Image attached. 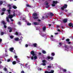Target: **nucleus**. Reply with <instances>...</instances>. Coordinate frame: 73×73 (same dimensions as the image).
<instances>
[{
    "mask_svg": "<svg viewBox=\"0 0 73 73\" xmlns=\"http://www.w3.org/2000/svg\"><path fill=\"white\" fill-rule=\"evenodd\" d=\"M38 54H39V55H41V53L40 52H39L38 53Z\"/></svg>",
    "mask_w": 73,
    "mask_h": 73,
    "instance_id": "60",
    "label": "nucleus"
},
{
    "mask_svg": "<svg viewBox=\"0 0 73 73\" xmlns=\"http://www.w3.org/2000/svg\"><path fill=\"white\" fill-rule=\"evenodd\" d=\"M10 38L12 39V38H13V36L12 35H11L10 36Z\"/></svg>",
    "mask_w": 73,
    "mask_h": 73,
    "instance_id": "32",
    "label": "nucleus"
},
{
    "mask_svg": "<svg viewBox=\"0 0 73 73\" xmlns=\"http://www.w3.org/2000/svg\"><path fill=\"white\" fill-rule=\"evenodd\" d=\"M67 7H68V5L66 4H65L64 6H63L62 7H61V9L64 11V9L67 8Z\"/></svg>",
    "mask_w": 73,
    "mask_h": 73,
    "instance_id": "2",
    "label": "nucleus"
},
{
    "mask_svg": "<svg viewBox=\"0 0 73 73\" xmlns=\"http://www.w3.org/2000/svg\"><path fill=\"white\" fill-rule=\"evenodd\" d=\"M16 61H17L16 62H18V63H19V62H20V61L19 60H17V59H16Z\"/></svg>",
    "mask_w": 73,
    "mask_h": 73,
    "instance_id": "37",
    "label": "nucleus"
},
{
    "mask_svg": "<svg viewBox=\"0 0 73 73\" xmlns=\"http://www.w3.org/2000/svg\"><path fill=\"white\" fill-rule=\"evenodd\" d=\"M54 72V70H51L50 72H48V71H46L45 72V73H53V72Z\"/></svg>",
    "mask_w": 73,
    "mask_h": 73,
    "instance_id": "5",
    "label": "nucleus"
},
{
    "mask_svg": "<svg viewBox=\"0 0 73 73\" xmlns=\"http://www.w3.org/2000/svg\"><path fill=\"white\" fill-rule=\"evenodd\" d=\"M65 50H67V51H68L69 50V47H67L66 48Z\"/></svg>",
    "mask_w": 73,
    "mask_h": 73,
    "instance_id": "24",
    "label": "nucleus"
},
{
    "mask_svg": "<svg viewBox=\"0 0 73 73\" xmlns=\"http://www.w3.org/2000/svg\"><path fill=\"white\" fill-rule=\"evenodd\" d=\"M3 3V2L2 1H0V5H2Z\"/></svg>",
    "mask_w": 73,
    "mask_h": 73,
    "instance_id": "28",
    "label": "nucleus"
},
{
    "mask_svg": "<svg viewBox=\"0 0 73 73\" xmlns=\"http://www.w3.org/2000/svg\"><path fill=\"white\" fill-rule=\"evenodd\" d=\"M8 29H12V28H11V27H8Z\"/></svg>",
    "mask_w": 73,
    "mask_h": 73,
    "instance_id": "34",
    "label": "nucleus"
},
{
    "mask_svg": "<svg viewBox=\"0 0 73 73\" xmlns=\"http://www.w3.org/2000/svg\"><path fill=\"white\" fill-rule=\"evenodd\" d=\"M3 70H4V71H7V73H8V71H7V68H6V67H5L4 68H3Z\"/></svg>",
    "mask_w": 73,
    "mask_h": 73,
    "instance_id": "15",
    "label": "nucleus"
},
{
    "mask_svg": "<svg viewBox=\"0 0 73 73\" xmlns=\"http://www.w3.org/2000/svg\"><path fill=\"white\" fill-rule=\"evenodd\" d=\"M5 56H8V54H7L6 53L5 54Z\"/></svg>",
    "mask_w": 73,
    "mask_h": 73,
    "instance_id": "47",
    "label": "nucleus"
},
{
    "mask_svg": "<svg viewBox=\"0 0 73 73\" xmlns=\"http://www.w3.org/2000/svg\"><path fill=\"white\" fill-rule=\"evenodd\" d=\"M7 11L8 12V13L10 15L11 14V10H8Z\"/></svg>",
    "mask_w": 73,
    "mask_h": 73,
    "instance_id": "26",
    "label": "nucleus"
},
{
    "mask_svg": "<svg viewBox=\"0 0 73 73\" xmlns=\"http://www.w3.org/2000/svg\"><path fill=\"white\" fill-rule=\"evenodd\" d=\"M49 5H48L46 6V8H49Z\"/></svg>",
    "mask_w": 73,
    "mask_h": 73,
    "instance_id": "46",
    "label": "nucleus"
},
{
    "mask_svg": "<svg viewBox=\"0 0 73 73\" xmlns=\"http://www.w3.org/2000/svg\"><path fill=\"white\" fill-rule=\"evenodd\" d=\"M42 62H43V65L45 66L46 65V61L45 60H42Z\"/></svg>",
    "mask_w": 73,
    "mask_h": 73,
    "instance_id": "3",
    "label": "nucleus"
},
{
    "mask_svg": "<svg viewBox=\"0 0 73 73\" xmlns=\"http://www.w3.org/2000/svg\"><path fill=\"white\" fill-rule=\"evenodd\" d=\"M52 56H54V55H55V54H54V52L52 53Z\"/></svg>",
    "mask_w": 73,
    "mask_h": 73,
    "instance_id": "38",
    "label": "nucleus"
},
{
    "mask_svg": "<svg viewBox=\"0 0 73 73\" xmlns=\"http://www.w3.org/2000/svg\"><path fill=\"white\" fill-rule=\"evenodd\" d=\"M52 3L55 4H56L58 3V2L57 1H52Z\"/></svg>",
    "mask_w": 73,
    "mask_h": 73,
    "instance_id": "11",
    "label": "nucleus"
},
{
    "mask_svg": "<svg viewBox=\"0 0 73 73\" xmlns=\"http://www.w3.org/2000/svg\"><path fill=\"white\" fill-rule=\"evenodd\" d=\"M59 45H60V46H62V43L61 42H60L59 43Z\"/></svg>",
    "mask_w": 73,
    "mask_h": 73,
    "instance_id": "35",
    "label": "nucleus"
},
{
    "mask_svg": "<svg viewBox=\"0 0 73 73\" xmlns=\"http://www.w3.org/2000/svg\"><path fill=\"white\" fill-rule=\"evenodd\" d=\"M33 15L35 16H37V14L36 13H34L33 14Z\"/></svg>",
    "mask_w": 73,
    "mask_h": 73,
    "instance_id": "23",
    "label": "nucleus"
},
{
    "mask_svg": "<svg viewBox=\"0 0 73 73\" xmlns=\"http://www.w3.org/2000/svg\"><path fill=\"white\" fill-rule=\"evenodd\" d=\"M68 44H71V42H70L69 41L68 42Z\"/></svg>",
    "mask_w": 73,
    "mask_h": 73,
    "instance_id": "56",
    "label": "nucleus"
},
{
    "mask_svg": "<svg viewBox=\"0 0 73 73\" xmlns=\"http://www.w3.org/2000/svg\"><path fill=\"white\" fill-rule=\"evenodd\" d=\"M25 46L26 47H28V45L27 44H26L25 45Z\"/></svg>",
    "mask_w": 73,
    "mask_h": 73,
    "instance_id": "53",
    "label": "nucleus"
},
{
    "mask_svg": "<svg viewBox=\"0 0 73 73\" xmlns=\"http://www.w3.org/2000/svg\"><path fill=\"white\" fill-rule=\"evenodd\" d=\"M2 11H3V12H5V11H6V9L5 8H3L2 9Z\"/></svg>",
    "mask_w": 73,
    "mask_h": 73,
    "instance_id": "20",
    "label": "nucleus"
},
{
    "mask_svg": "<svg viewBox=\"0 0 73 73\" xmlns=\"http://www.w3.org/2000/svg\"><path fill=\"white\" fill-rule=\"evenodd\" d=\"M33 19H35V20H36L37 19H38V17L34 16L33 17Z\"/></svg>",
    "mask_w": 73,
    "mask_h": 73,
    "instance_id": "13",
    "label": "nucleus"
},
{
    "mask_svg": "<svg viewBox=\"0 0 73 73\" xmlns=\"http://www.w3.org/2000/svg\"><path fill=\"white\" fill-rule=\"evenodd\" d=\"M14 49V48L13 47H12L10 48L9 50L11 52H13V50Z\"/></svg>",
    "mask_w": 73,
    "mask_h": 73,
    "instance_id": "9",
    "label": "nucleus"
},
{
    "mask_svg": "<svg viewBox=\"0 0 73 73\" xmlns=\"http://www.w3.org/2000/svg\"><path fill=\"white\" fill-rule=\"evenodd\" d=\"M11 61V60L10 59H8L7 60V62H9Z\"/></svg>",
    "mask_w": 73,
    "mask_h": 73,
    "instance_id": "51",
    "label": "nucleus"
},
{
    "mask_svg": "<svg viewBox=\"0 0 73 73\" xmlns=\"http://www.w3.org/2000/svg\"><path fill=\"white\" fill-rule=\"evenodd\" d=\"M47 58L48 60H50V61H51L52 60H53V57H50L49 56H47Z\"/></svg>",
    "mask_w": 73,
    "mask_h": 73,
    "instance_id": "4",
    "label": "nucleus"
},
{
    "mask_svg": "<svg viewBox=\"0 0 73 73\" xmlns=\"http://www.w3.org/2000/svg\"><path fill=\"white\" fill-rule=\"evenodd\" d=\"M8 6L9 7H11V5L9 4V5H8Z\"/></svg>",
    "mask_w": 73,
    "mask_h": 73,
    "instance_id": "57",
    "label": "nucleus"
},
{
    "mask_svg": "<svg viewBox=\"0 0 73 73\" xmlns=\"http://www.w3.org/2000/svg\"><path fill=\"white\" fill-rule=\"evenodd\" d=\"M21 73H25V72H24V71L22 70V71H21Z\"/></svg>",
    "mask_w": 73,
    "mask_h": 73,
    "instance_id": "52",
    "label": "nucleus"
},
{
    "mask_svg": "<svg viewBox=\"0 0 73 73\" xmlns=\"http://www.w3.org/2000/svg\"><path fill=\"white\" fill-rule=\"evenodd\" d=\"M2 41V39L1 38H0V42H1Z\"/></svg>",
    "mask_w": 73,
    "mask_h": 73,
    "instance_id": "61",
    "label": "nucleus"
},
{
    "mask_svg": "<svg viewBox=\"0 0 73 73\" xmlns=\"http://www.w3.org/2000/svg\"><path fill=\"white\" fill-rule=\"evenodd\" d=\"M63 72H66V69H64L63 70Z\"/></svg>",
    "mask_w": 73,
    "mask_h": 73,
    "instance_id": "49",
    "label": "nucleus"
},
{
    "mask_svg": "<svg viewBox=\"0 0 73 73\" xmlns=\"http://www.w3.org/2000/svg\"><path fill=\"white\" fill-rule=\"evenodd\" d=\"M51 5L52 7H55L56 5L54 3H53Z\"/></svg>",
    "mask_w": 73,
    "mask_h": 73,
    "instance_id": "29",
    "label": "nucleus"
},
{
    "mask_svg": "<svg viewBox=\"0 0 73 73\" xmlns=\"http://www.w3.org/2000/svg\"><path fill=\"white\" fill-rule=\"evenodd\" d=\"M48 4H49V3H48V2H47L46 4V5H48Z\"/></svg>",
    "mask_w": 73,
    "mask_h": 73,
    "instance_id": "55",
    "label": "nucleus"
},
{
    "mask_svg": "<svg viewBox=\"0 0 73 73\" xmlns=\"http://www.w3.org/2000/svg\"><path fill=\"white\" fill-rule=\"evenodd\" d=\"M57 31L58 32H60V30L59 29H58Z\"/></svg>",
    "mask_w": 73,
    "mask_h": 73,
    "instance_id": "62",
    "label": "nucleus"
},
{
    "mask_svg": "<svg viewBox=\"0 0 73 73\" xmlns=\"http://www.w3.org/2000/svg\"><path fill=\"white\" fill-rule=\"evenodd\" d=\"M15 15H16V14L15 13H13V14L12 15L13 17H15Z\"/></svg>",
    "mask_w": 73,
    "mask_h": 73,
    "instance_id": "43",
    "label": "nucleus"
},
{
    "mask_svg": "<svg viewBox=\"0 0 73 73\" xmlns=\"http://www.w3.org/2000/svg\"><path fill=\"white\" fill-rule=\"evenodd\" d=\"M31 25V23H27V25Z\"/></svg>",
    "mask_w": 73,
    "mask_h": 73,
    "instance_id": "33",
    "label": "nucleus"
},
{
    "mask_svg": "<svg viewBox=\"0 0 73 73\" xmlns=\"http://www.w3.org/2000/svg\"><path fill=\"white\" fill-rule=\"evenodd\" d=\"M9 10H10V9H11V7H9Z\"/></svg>",
    "mask_w": 73,
    "mask_h": 73,
    "instance_id": "64",
    "label": "nucleus"
},
{
    "mask_svg": "<svg viewBox=\"0 0 73 73\" xmlns=\"http://www.w3.org/2000/svg\"><path fill=\"white\" fill-rule=\"evenodd\" d=\"M1 23L2 24H3V25H6L7 24V23H5V21H1Z\"/></svg>",
    "mask_w": 73,
    "mask_h": 73,
    "instance_id": "8",
    "label": "nucleus"
},
{
    "mask_svg": "<svg viewBox=\"0 0 73 73\" xmlns=\"http://www.w3.org/2000/svg\"><path fill=\"white\" fill-rule=\"evenodd\" d=\"M26 6L27 7H29L30 8H31V6H30L28 4H27Z\"/></svg>",
    "mask_w": 73,
    "mask_h": 73,
    "instance_id": "31",
    "label": "nucleus"
},
{
    "mask_svg": "<svg viewBox=\"0 0 73 73\" xmlns=\"http://www.w3.org/2000/svg\"><path fill=\"white\" fill-rule=\"evenodd\" d=\"M11 21H14V20L13 19H11Z\"/></svg>",
    "mask_w": 73,
    "mask_h": 73,
    "instance_id": "59",
    "label": "nucleus"
},
{
    "mask_svg": "<svg viewBox=\"0 0 73 73\" xmlns=\"http://www.w3.org/2000/svg\"><path fill=\"white\" fill-rule=\"evenodd\" d=\"M13 9H17V7H16V6L15 5H13Z\"/></svg>",
    "mask_w": 73,
    "mask_h": 73,
    "instance_id": "17",
    "label": "nucleus"
},
{
    "mask_svg": "<svg viewBox=\"0 0 73 73\" xmlns=\"http://www.w3.org/2000/svg\"><path fill=\"white\" fill-rule=\"evenodd\" d=\"M17 24L18 25H21V22H18L17 23Z\"/></svg>",
    "mask_w": 73,
    "mask_h": 73,
    "instance_id": "40",
    "label": "nucleus"
},
{
    "mask_svg": "<svg viewBox=\"0 0 73 73\" xmlns=\"http://www.w3.org/2000/svg\"><path fill=\"white\" fill-rule=\"evenodd\" d=\"M16 35H17V36H18V35H19V33H18L17 32H16Z\"/></svg>",
    "mask_w": 73,
    "mask_h": 73,
    "instance_id": "48",
    "label": "nucleus"
},
{
    "mask_svg": "<svg viewBox=\"0 0 73 73\" xmlns=\"http://www.w3.org/2000/svg\"><path fill=\"white\" fill-rule=\"evenodd\" d=\"M37 21H39V22H40V21H41V20L40 19H38L37 20Z\"/></svg>",
    "mask_w": 73,
    "mask_h": 73,
    "instance_id": "58",
    "label": "nucleus"
},
{
    "mask_svg": "<svg viewBox=\"0 0 73 73\" xmlns=\"http://www.w3.org/2000/svg\"><path fill=\"white\" fill-rule=\"evenodd\" d=\"M15 58H17V56H15Z\"/></svg>",
    "mask_w": 73,
    "mask_h": 73,
    "instance_id": "54",
    "label": "nucleus"
},
{
    "mask_svg": "<svg viewBox=\"0 0 73 73\" xmlns=\"http://www.w3.org/2000/svg\"><path fill=\"white\" fill-rule=\"evenodd\" d=\"M63 22H64V23H66V22H67V21H68V19H64L63 20Z\"/></svg>",
    "mask_w": 73,
    "mask_h": 73,
    "instance_id": "10",
    "label": "nucleus"
},
{
    "mask_svg": "<svg viewBox=\"0 0 73 73\" xmlns=\"http://www.w3.org/2000/svg\"><path fill=\"white\" fill-rule=\"evenodd\" d=\"M68 47V45H65L64 46V48H67V47Z\"/></svg>",
    "mask_w": 73,
    "mask_h": 73,
    "instance_id": "36",
    "label": "nucleus"
},
{
    "mask_svg": "<svg viewBox=\"0 0 73 73\" xmlns=\"http://www.w3.org/2000/svg\"><path fill=\"white\" fill-rule=\"evenodd\" d=\"M42 37H44V36H45V34H43L42 35Z\"/></svg>",
    "mask_w": 73,
    "mask_h": 73,
    "instance_id": "44",
    "label": "nucleus"
},
{
    "mask_svg": "<svg viewBox=\"0 0 73 73\" xmlns=\"http://www.w3.org/2000/svg\"><path fill=\"white\" fill-rule=\"evenodd\" d=\"M46 30V26H44L43 27V31H45Z\"/></svg>",
    "mask_w": 73,
    "mask_h": 73,
    "instance_id": "18",
    "label": "nucleus"
},
{
    "mask_svg": "<svg viewBox=\"0 0 73 73\" xmlns=\"http://www.w3.org/2000/svg\"><path fill=\"white\" fill-rule=\"evenodd\" d=\"M12 64L13 65H15L16 64V62L15 61H14L12 62Z\"/></svg>",
    "mask_w": 73,
    "mask_h": 73,
    "instance_id": "25",
    "label": "nucleus"
},
{
    "mask_svg": "<svg viewBox=\"0 0 73 73\" xmlns=\"http://www.w3.org/2000/svg\"><path fill=\"white\" fill-rule=\"evenodd\" d=\"M12 29H11L9 31V32H11L12 31Z\"/></svg>",
    "mask_w": 73,
    "mask_h": 73,
    "instance_id": "50",
    "label": "nucleus"
},
{
    "mask_svg": "<svg viewBox=\"0 0 73 73\" xmlns=\"http://www.w3.org/2000/svg\"><path fill=\"white\" fill-rule=\"evenodd\" d=\"M68 25L70 27H72V28H73V24L72 23H69L68 24Z\"/></svg>",
    "mask_w": 73,
    "mask_h": 73,
    "instance_id": "6",
    "label": "nucleus"
},
{
    "mask_svg": "<svg viewBox=\"0 0 73 73\" xmlns=\"http://www.w3.org/2000/svg\"><path fill=\"white\" fill-rule=\"evenodd\" d=\"M52 68V66H48V68Z\"/></svg>",
    "mask_w": 73,
    "mask_h": 73,
    "instance_id": "42",
    "label": "nucleus"
},
{
    "mask_svg": "<svg viewBox=\"0 0 73 73\" xmlns=\"http://www.w3.org/2000/svg\"><path fill=\"white\" fill-rule=\"evenodd\" d=\"M4 28H7V25H4Z\"/></svg>",
    "mask_w": 73,
    "mask_h": 73,
    "instance_id": "41",
    "label": "nucleus"
},
{
    "mask_svg": "<svg viewBox=\"0 0 73 73\" xmlns=\"http://www.w3.org/2000/svg\"><path fill=\"white\" fill-rule=\"evenodd\" d=\"M58 33H55V34L56 35H58Z\"/></svg>",
    "mask_w": 73,
    "mask_h": 73,
    "instance_id": "63",
    "label": "nucleus"
},
{
    "mask_svg": "<svg viewBox=\"0 0 73 73\" xmlns=\"http://www.w3.org/2000/svg\"><path fill=\"white\" fill-rule=\"evenodd\" d=\"M33 24H34V25H38L39 24V23H38L36 22H33Z\"/></svg>",
    "mask_w": 73,
    "mask_h": 73,
    "instance_id": "12",
    "label": "nucleus"
},
{
    "mask_svg": "<svg viewBox=\"0 0 73 73\" xmlns=\"http://www.w3.org/2000/svg\"><path fill=\"white\" fill-rule=\"evenodd\" d=\"M9 19H11L13 18V15H8V17Z\"/></svg>",
    "mask_w": 73,
    "mask_h": 73,
    "instance_id": "7",
    "label": "nucleus"
},
{
    "mask_svg": "<svg viewBox=\"0 0 73 73\" xmlns=\"http://www.w3.org/2000/svg\"><path fill=\"white\" fill-rule=\"evenodd\" d=\"M66 41H67V42H68L69 41H70V39L69 38H68L66 39Z\"/></svg>",
    "mask_w": 73,
    "mask_h": 73,
    "instance_id": "30",
    "label": "nucleus"
},
{
    "mask_svg": "<svg viewBox=\"0 0 73 73\" xmlns=\"http://www.w3.org/2000/svg\"><path fill=\"white\" fill-rule=\"evenodd\" d=\"M14 40L16 41H19V38H15Z\"/></svg>",
    "mask_w": 73,
    "mask_h": 73,
    "instance_id": "16",
    "label": "nucleus"
},
{
    "mask_svg": "<svg viewBox=\"0 0 73 73\" xmlns=\"http://www.w3.org/2000/svg\"><path fill=\"white\" fill-rule=\"evenodd\" d=\"M34 58V60H36V59H37V57L36 55L34 56L33 57Z\"/></svg>",
    "mask_w": 73,
    "mask_h": 73,
    "instance_id": "14",
    "label": "nucleus"
},
{
    "mask_svg": "<svg viewBox=\"0 0 73 73\" xmlns=\"http://www.w3.org/2000/svg\"><path fill=\"white\" fill-rule=\"evenodd\" d=\"M30 53L31 54H32V55H33V56L31 57V59L32 60H33V57H34V56H35L36 54L35 53V52H34V51L33 50L32 51L30 52Z\"/></svg>",
    "mask_w": 73,
    "mask_h": 73,
    "instance_id": "1",
    "label": "nucleus"
},
{
    "mask_svg": "<svg viewBox=\"0 0 73 73\" xmlns=\"http://www.w3.org/2000/svg\"><path fill=\"white\" fill-rule=\"evenodd\" d=\"M50 16L51 17H52L54 15L52 13H50Z\"/></svg>",
    "mask_w": 73,
    "mask_h": 73,
    "instance_id": "19",
    "label": "nucleus"
},
{
    "mask_svg": "<svg viewBox=\"0 0 73 73\" xmlns=\"http://www.w3.org/2000/svg\"><path fill=\"white\" fill-rule=\"evenodd\" d=\"M4 34V33L3 32H2L1 33V35H3Z\"/></svg>",
    "mask_w": 73,
    "mask_h": 73,
    "instance_id": "39",
    "label": "nucleus"
},
{
    "mask_svg": "<svg viewBox=\"0 0 73 73\" xmlns=\"http://www.w3.org/2000/svg\"><path fill=\"white\" fill-rule=\"evenodd\" d=\"M42 53L43 54H46V51L44 50H42Z\"/></svg>",
    "mask_w": 73,
    "mask_h": 73,
    "instance_id": "21",
    "label": "nucleus"
},
{
    "mask_svg": "<svg viewBox=\"0 0 73 73\" xmlns=\"http://www.w3.org/2000/svg\"><path fill=\"white\" fill-rule=\"evenodd\" d=\"M6 19L7 20V22H9V18L8 17H7Z\"/></svg>",
    "mask_w": 73,
    "mask_h": 73,
    "instance_id": "22",
    "label": "nucleus"
},
{
    "mask_svg": "<svg viewBox=\"0 0 73 73\" xmlns=\"http://www.w3.org/2000/svg\"><path fill=\"white\" fill-rule=\"evenodd\" d=\"M5 12H3L1 14V15H3V14H4Z\"/></svg>",
    "mask_w": 73,
    "mask_h": 73,
    "instance_id": "45",
    "label": "nucleus"
},
{
    "mask_svg": "<svg viewBox=\"0 0 73 73\" xmlns=\"http://www.w3.org/2000/svg\"><path fill=\"white\" fill-rule=\"evenodd\" d=\"M33 45L34 47H36L37 46V44L36 43H34L33 44Z\"/></svg>",
    "mask_w": 73,
    "mask_h": 73,
    "instance_id": "27",
    "label": "nucleus"
}]
</instances>
